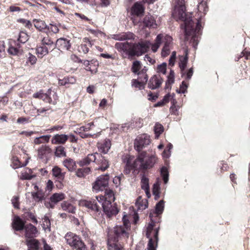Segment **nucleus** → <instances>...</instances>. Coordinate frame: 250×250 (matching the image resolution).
<instances>
[{
  "label": "nucleus",
  "mask_w": 250,
  "mask_h": 250,
  "mask_svg": "<svg viewBox=\"0 0 250 250\" xmlns=\"http://www.w3.org/2000/svg\"><path fill=\"white\" fill-rule=\"evenodd\" d=\"M50 135H43L39 137H36L34 140V143L36 145H39L45 142H48L49 140Z\"/></svg>",
  "instance_id": "nucleus-44"
},
{
  "label": "nucleus",
  "mask_w": 250,
  "mask_h": 250,
  "mask_svg": "<svg viewBox=\"0 0 250 250\" xmlns=\"http://www.w3.org/2000/svg\"><path fill=\"white\" fill-rule=\"evenodd\" d=\"M187 51H185V56H180L179 57V67L180 69L182 77H185V79L189 80L191 79L193 74V68H189L187 71H185L187 66L188 56Z\"/></svg>",
  "instance_id": "nucleus-6"
},
{
  "label": "nucleus",
  "mask_w": 250,
  "mask_h": 250,
  "mask_svg": "<svg viewBox=\"0 0 250 250\" xmlns=\"http://www.w3.org/2000/svg\"><path fill=\"white\" fill-rule=\"evenodd\" d=\"M124 175L122 174L120 176H115L113 179V182L116 187H118L121 184V181Z\"/></svg>",
  "instance_id": "nucleus-64"
},
{
  "label": "nucleus",
  "mask_w": 250,
  "mask_h": 250,
  "mask_svg": "<svg viewBox=\"0 0 250 250\" xmlns=\"http://www.w3.org/2000/svg\"><path fill=\"white\" fill-rule=\"evenodd\" d=\"M141 68V62L139 61H135L133 62L131 70L133 73H137L138 75H141V72H139V70Z\"/></svg>",
  "instance_id": "nucleus-45"
},
{
  "label": "nucleus",
  "mask_w": 250,
  "mask_h": 250,
  "mask_svg": "<svg viewBox=\"0 0 250 250\" xmlns=\"http://www.w3.org/2000/svg\"><path fill=\"white\" fill-rule=\"evenodd\" d=\"M90 171V168L86 167L84 168H79L76 171V175L78 177H84L86 175L89 173Z\"/></svg>",
  "instance_id": "nucleus-41"
},
{
  "label": "nucleus",
  "mask_w": 250,
  "mask_h": 250,
  "mask_svg": "<svg viewBox=\"0 0 250 250\" xmlns=\"http://www.w3.org/2000/svg\"><path fill=\"white\" fill-rule=\"evenodd\" d=\"M76 82L75 79L73 77H64L63 79L59 80V84L60 85H66L68 84H73Z\"/></svg>",
  "instance_id": "nucleus-40"
},
{
  "label": "nucleus",
  "mask_w": 250,
  "mask_h": 250,
  "mask_svg": "<svg viewBox=\"0 0 250 250\" xmlns=\"http://www.w3.org/2000/svg\"><path fill=\"white\" fill-rule=\"evenodd\" d=\"M162 83V80L159 76L154 75L150 78L148 87L151 89H155L160 86Z\"/></svg>",
  "instance_id": "nucleus-18"
},
{
  "label": "nucleus",
  "mask_w": 250,
  "mask_h": 250,
  "mask_svg": "<svg viewBox=\"0 0 250 250\" xmlns=\"http://www.w3.org/2000/svg\"><path fill=\"white\" fill-rule=\"evenodd\" d=\"M134 34L130 32H124L119 34L114 35L113 39L117 41L134 40Z\"/></svg>",
  "instance_id": "nucleus-19"
},
{
  "label": "nucleus",
  "mask_w": 250,
  "mask_h": 250,
  "mask_svg": "<svg viewBox=\"0 0 250 250\" xmlns=\"http://www.w3.org/2000/svg\"><path fill=\"white\" fill-rule=\"evenodd\" d=\"M167 64L166 62H163L157 66V72L159 73L166 74L167 72Z\"/></svg>",
  "instance_id": "nucleus-54"
},
{
  "label": "nucleus",
  "mask_w": 250,
  "mask_h": 250,
  "mask_svg": "<svg viewBox=\"0 0 250 250\" xmlns=\"http://www.w3.org/2000/svg\"><path fill=\"white\" fill-rule=\"evenodd\" d=\"M188 84L185 81H183L180 85V87L176 90V92L178 93H185L187 91Z\"/></svg>",
  "instance_id": "nucleus-50"
},
{
  "label": "nucleus",
  "mask_w": 250,
  "mask_h": 250,
  "mask_svg": "<svg viewBox=\"0 0 250 250\" xmlns=\"http://www.w3.org/2000/svg\"><path fill=\"white\" fill-rule=\"evenodd\" d=\"M65 197V194L63 193H55L50 196V200L56 205L60 201L63 200Z\"/></svg>",
  "instance_id": "nucleus-33"
},
{
  "label": "nucleus",
  "mask_w": 250,
  "mask_h": 250,
  "mask_svg": "<svg viewBox=\"0 0 250 250\" xmlns=\"http://www.w3.org/2000/svg\"><path fill=\"white\" fill-rule=\"evenodd\" d=\"M109 175L108 174L100 176L93 185V189L96 191L106 189L108 185Z\"/></svg>",
  "instance_id": "nucleus-9"
},
{
  "label": "nucleus",
  "mask_w": 250,
  "mask_h": 250,
  "mask_svg": "<svg viewBox=\"0 0 250 250\" xmlns=\"http://www.w3.org/2000/svg\"><path fill=\"white\" fill-rule=\"evenodd\" d=\"M55 155L58 157H65L66 152L64 151V147L62 146H57L55 152Z\"/></svg>",
  "instance_id": "nucleus-48"
},
{
  "label": "nucleus",
  "mask_w": 250,
  "mask_h": 250,
  "mask_svg": "<svg viewBox=\"0 0 250 250\" xmlns=\"http://www.w3.org/2000/svg\"><path fill=\"white\" fill-rule=\"evenodd\" d=\"M104 190L105 191L104 195H99L96 196L97 201L100 203H102V202L105 201H109V202H113L115 200L113 191L111 189H108L107 188H106V189Z\"/></svg>",
  "instance_id": "nucleus-14"
},
{
  "label": "nucleus",
  "mask_w": 250,
  "mask_h": 250,
  "mask_svg": "<svg viewBox=\"0 0 250 250\" xmlns=\"http://www.w3.org/2000/svg\"><path fill=\"white\" fill-rule=\"evenodd\" d=\"M96 155H99L98 153H92L88 154L86 157L83 158L78 162L80 167L88 165L91 162H95L96 160Z\"/></svg>",
  "instance_id": "nucleus-23"
},
{
  "label": "nucleus",
  "mask_w": 250,
  "mask_h": 250,
  "mask_svg": "<svg viewBox=\"0 0 250 250\" xmlns=\"http://www.w3.org/2000/svg\"><path fill=\"white\" fill-rule=\"evenodd\" d=\"M62 164L63 166L69 171H73L76 169L77 166L75 161L70 158L64 160Z\"/></svg>",
  "instance_id": "nucleus-26"
},
{
  "label": "nucleus",
  "mask_w": 250,
  "mask_h": 250,
  "mask_svg": "<svg viewBox=\"0 0 250 250\" xmlns=\"http://www.w3.org/2000/svg\"><path fill=\"white\" fill-rule=\"evenodd\" d=\"M160 184L158 181L155 183L153 186L152 193L155 196V199L157 200L160 197Z\"/></svg>",
  "instance_id": "nucleus-43"
},
{
  "label": "nucleus",
  "mask_w": 250,
  "mask_h": 250,
  "mask_svg": "<svg viewBox=\"0 0 250 250\" xmlns=\"http://www.w3.org/2000/svg\"><path fill=\"white\" fill-rule=\"evenodd\" d=\"M24 229L25 230V236L28 238L34 237L37 232V228L31 224L26 225Z\"/></svg>",
  "instance_id": "nucleus-28"
},
{
  "label": "nucleus",
  "mask_w": 250,
  "mask_h": 250,
  "mask_svg": "<svg viewBox=\"0 0 250 250\" xmlns=\"http://www.w3.org/2000/svg\"><path fill=\"white\" fill-rule=\"evenodd\" d=\"M61 207L63 210L70 213H74L76 208L69 202L64 201L61 204Z\"/></svg>",
  "instance_id": "nucleus-37"
},
{
  "label": "nucleus",
  "mask_w": 250,
  "mask_h": 250,
  "mask_svg": "<svg viewBox=\"0 0 250 250\" xmlns=\"http://www.w3.org/2000/svg\"><path fill=\"white\" fill-rule=\"evenodd\" d=\"M164 210V202L163 201L159 202L155 206V209L151 211L149 217L151 220L146 232V236L149 238L147 245L148 250H156L155 247L157 246L158 241V233L159 226L156 227V223L159 222L160 215Z\"/></svg>",
  "instance_id": "nucleus-2"
},
{
  "label": "nucleus",
  "mask_w": 250,
  "mask_h": 250,
  "mask_svg": "<svg viewBox=\"0 0 250 250\" xmlns=\"http://www.w3.org/2000/svg\"><path fill=\"white\" fill-rule=\"evenodd\" d=\"M186 11L185 0H175L173 19L176 21H183L181 26L184 28L185 41H189L192 47L196 49L201 34V24L198 21L195 23L192 19V14L187 13Z\"/></svg>",
  "instance_id": "nucleus-1"
},
{
  "label": "nucleus",
  "mask_w": 250,
  "mask_h": 250,
  "mask_svg": "<svg viewBox=\"0 0 250 250\" xmlns=\"http://www.w3.org/2000/svg\"><path fill=\"white\" fill-rule=\"evenodd\" d=\"M111 146V142L109 139H105L103 142L97 144L99 151L104 154H106L108 152Z\"/></svg>",
  "instance_id": "nucleus-21"
},
{
  "label": "nucleus",
  "mask_w": 250,
  "mask_h": 250,
  "mask_svg": "<svg viewBox=\"0 0 250 250\" xmlns=\"http://www.w3.org/2000/svg\"><path fill=\"white\" fill-rule=\"evenodd\" d=\"M148 80V77L147 75H145V77L142 79L140 82L137 81L136 80H133L132 81V85L135 87H138L139 89L144 88L145 84Z\"/></svg>",
  "instance_id": "nucleus-36"
},
{
  "label": "nucleus",
  "mask_w": 250,
  "mask_h": 250,
  "mask_svg": "<svg viewBox=\"0 0 250 250\" xmlns=\"http://www.w3.org/2000/svg\"><path fill=\"white\" fill-rule=\"evenodd\" d=\"M39 245V241L35 239H30L27 242L28 250H42Z\"/></svg>",
  "instance_id": "nucleus-31"
},
{
  "label": "nucleus",
  "mask_w": 250,
  "mask_h": 250,
  "mask_svg": "<svg viewBox=\"0 0 250 250\" xmlns=\"http://www.w3.org/2000/svg\"><path fill=\"white\" fill-rule=\"evenodd\" d=\"M51 90L49 89L47 91V93H43L42 92V91L34 93L33 94V97L42 99L46 103L55 104L56 103L57 96L55 92H53V100H52L51 97Z\"/></svg>",
  "instance_id": "nucleus-10"
},
{
  "label": "nucleus",
  "mask_w": 250,
  "mask_h": 250,
  "mask_svg": "<svg viewBox=\"0 0 250 250\" xmlns=\"http://www.w3.org/2000/svg\"><path fill=\"white\" fill-rule=\"evenodd\" d=\"M46 29L47 30H50L54 33H57L59 31V28L56 24H50L49 25L47 26Z\"/></svg>",
  "instance_id": "nucleus-62"
},
{
  "label": "nucleus",
  "mask_w": 250,
  "mask_h": 250,
  "mask_svg": "<svg viewBox=\"0 0 250 250\" xmlns=\"http://www.w3.org/2000/svg\"><path fill=\"white\" fill-rule=\"evenodd\" d=\"M42 44L43 45V46L46 45L48 46H51L53 45L54 43L51 40L49 36H46L43 37L42 39Z\"/></svg>",
  "instance_id": "nucleus-57"
},
{
  "label": "nucleus",
  "mask_w": 250,
  "mask_h": 250,
  "mask_svg": "<svg viewBox=\"0 0 250 250\" xmlns=\"http://www.w3.org/2000/svg\"><path fill=\"white\" fill-rule=\"evenodd\" d=\"M51 152V149L48 146L42 145L38 150V156L40 159H47Z\"/></svg>",
  "instance_id": "nucleus-20"
},
{
  "label": "nucleus",
  "mask_w": 250,
  "mask_h": 250,
  "mask_svg": "<svg viewBox=\"0 0 250 250\" xmlns=\"http://www.w3.org/2000/svg\"><path fill=\"white\" fill-rule=\"evenodd\" d=\"M26 57L27 58V62H29L31 65H33L36 63L37 60L34 55H32L30 53H29L26 55Z\"/></svg>",
  "instance_id": "nucleus-59"
},
{
  "label": "nucleus",
  "mask_w": 250,
  "mask_h": 250,
  "mask_svg": "<svg viewBox=\"0 0 250 250\" xmlns=\"http://www.w3.org/2000/svg\"><path fill=\"white\" fill-rule=\"evenodd\" d=\"M163 37V34H160L157 36L155 42L153 44L150 43V46H151V49L153 52H155L157 51L162 43Z\"/></svg>",
  "instance_id": "nucleus-32"
},
{
  "label": "nucleus",
  "mask_w": 250,
  "mask_h": 250,
  "mask_svg": "<svg viewBox=\"0 0 250 250\" xmlns=\"http://www.w3.org/2000/svg\"><path fill=\"white\" fill-rule=\"evenodd\" d=\"M144 25L149 28H155L157 26L156 21L154 17L150 15H146L143 21Z\"/></svg>",
  "instance_id": "nucleus-22"
},
{
  "label": "nucleus",
  "mask_w": 250,
  "mask_h": 250,
  "mask_svg": "<svg viewBox=\"0 0 250 250\" xmlns=\"http://www.w3.org/2000/svg\"><path fill=\"white\" fill-rule=\"evenodd\" d=\"M101 204L104 212L108 217L115 216L119 212V209L115 204L112 205V202L109 201L103 202Z\"/></svg>",
  "instance_id": "nucleus-11"
},
{
  "label": "nucleus",
  "mask_w": 250,
  "mask_h": 250,
  "mask_svg": "<svg viewBox=\"0 0 250 250\" xmlns=\"http://www.w3.org/2000/svg\"><path fill=\"white\" fill-rule=\"evenodd\" d=\"M157 158L154 154L148 155L146 152L143 151L140 153L136 162L140 163V167L147 169L152 167L156 162Z\"/></svg>",
  "instance_id": "nucleus-4"
},
{
  "label": "nucleus",
  "mask_w": 250,
  "mask_h": 250,
  "mask_svg": "<svg viewBox=\"0 0 250 250\" xmlns=\"http://www.w3.org/2000/svg\"><path fill=\"white\" fill-rule=\"evenodd\" d=\"M173 115H176V117L175 118H173L174 120L176 121H179L181 119V114L180 112L179 111V109H180V106H178L176 107V104L177 103V102L176 101L175 99H174V94L173 93Z\"/></svg>",
  "instance_id": "nucleus-35"
},
{
  "label": "nucleus",
  "mask_w": 250,
  "mask_h": 250,
  "mask_svg": "<svg viewBox=\"0 0 250 250\" xmlns=\"http://www.w3.org/2000/svg\"><path fill=\"white\" fill-rule=\"evenodd\" d=\"M150 46V42L145 41H142L138 43H132V50L130 52V56H139L146 52Z\"/></svg>",
  "instance_id": "nucleus-7"
},
{
  "label": "nucleus",
  "mask_w": 250,
  "mask_h": 250,
  "mask_svg": "<svg viewBox=\"0 0 250 250\" xmlns=\"http://www.w3.org/2000/svg\"><path fill=\"white\" fill-rule=\"evenodd\" d=\"M123 161L124 163L125 164V166L137 167V164L138 163V162L135 163L137 159L134 160L133 157L129 156H125L123 158Z\"/></svg>",
  "instance_id": "nucleus-38"
},
{
  "label": "nucleus",
  "mask_w": 250,
  "mask_h": 250,
  "mask_svg": "<svg viewBox=\"0 0 250 250\" xmlns=\"http://www.w3.org/2000/svg\"><path fill=\"white\" fill-rule=\"evenodd\" d=\"M171 97L170 94L168 93L167 94L165 97H164L162 101H160L158 102L157 104H156L154 105L155 107H158V106H163L165 104L168 102L169 100V98Z\"/></svg>",
  "instance_id": "nucleus-52"
},
{
  "label": "nucleus",
  "mask_w": 250,
  "mask_h": 250,
  "mask_svg": "<svg viewBox=\"0 0 250 250\" xmlns=\"http://www.w3.org/2000/svg\"><path fill=\"white\" fill-rule=\"evenodd\" d=\"M160 172L165 184H167L168 181L169 175L167 167H163L161 169Z\"/></svg>",
  "instance_id": "nucleus-47"
},
{
  "label": "nucleus",
  "mask_w": 250,
  "mask_h": 250,
  "mask_svg": "<svg viewBox=\"0 0 250 250\" xmlns=\"http://www.w3.org/2000/svg\"><path fill=\"white\" fill-rule=\"evenodd\" d=\"M28 40V36L26 33L24 32H21L19 35L18 42L24 43Z\"/></svg>",
  "instance_id": "nucleus-53"
},
{
  "label": "nucleus",
  "mask_w": 250,
  "mask_h": 250,
  "mask_svg": "<svg viewBox=\"0 0 250 250\" xmlns=\"http://www.w3.org/2000/svg\"><path fill=\"white\" fill-rule=\"evenodd\" d=\"M115 47L119 52L125 53L128 55V58H131L130 52L132 50V43L126 42H117L115 44Z\"/></svg>",
  "instance_id": "nucleus-13"
},
{
  "label": "nucleus",
  "mask_w": 250,
  "mask_h": 250,
  "mask_svg": "<svg viewBox=\"0 0 250 250\" xmlns=\"http://www.w3.org/2000/svg\"><path fill=\"white\" fill-rule=\"evenodd\" d=\"M33 23L35 28L38 29L39 31H43V30L46 29L47 26L45 21L41 20L34 19L33 21Z\"/></svg>",
  "instance_id": "nucleus-34"
},
{
  "label": "nucleus",
  "mask_w": 250,
  "mask_h": 250,
  "mask_svg": "<svg viewBox=\"0 0 250 250\" xmlns=\"http://www.w3.org/2000/svg\"><path fill=\"white\" fill-rule=\"evenodd\" d=\"M31 172V169H26L21 172L20 178L22 180L31 179L34 176L30 174Z\"/></svg>",
  "instance_id": "nucleus-46"
},
{
  "label": "nucleus",
  "mask_w": 250,
  "mask_h": 250,
  "mask_svg": "<svg viewBox=\"0 0 250 250\" xmlns=\"http://www.w3.org/2000/svg\"><path fill=\"white\" fill-rule=\"evenodd\" d=\"M145 12V7L140 2H135L131 8L132 15L141 17L143 15Z\"/></svg>",
  "instance_id": "nucleus-17"
},
{
  "label": "nucleus",
  "mask_w": 250,
  "mask_h": 250,
  "mask_svg": "<svg viewBox=\"0 0 250 250\" xmlns=\"http://www.w3.org/2000/svg\"><path fill=\"white\" fill-rule=\"evenodd\" d=\"M51 225L50 221L48 217L46 216H45L43 218L42 222V227L44 229H50V227Z\"/></svg>",
  "instance_id": "nucleus-58"
},
{
  "label": "nucleus",
  "mask_w": 250,
  "mask_h": 250,
  "mask_svg": "<svg viewBox=\"0 0 250 250\" xmlns=\"http://www.w3.org/2000/svg\"><path fill=\"white\" fill-rule=\"evenodd\" d=\"M141 188L144 190H147L149 189V180L144 175L141 179Z\"/></svg>",
  "instance_id": "nucleus-49"
},
{
  "label": "nucleus",
  "mask_w": 250,
  "mask_h": 250,
  "mask_svg": "<svg viewBox=\"0 0 250 250\" xmlns=\"http://www.w3.org/2000/svg\"><path fill=\"white\" fill-rule=\"evenodd\" d=\"M163 126L159 123L155 124L154 126V131L155 135V138L158 139L160 135L164 132Z\"/></svg>",
  "instance_id": "nucleus-42"
},
{
  "label": "nucleus",
  "mask_w": 250,
  "mask_h": 250,
  "mask_svg": "<svg viewBox=\"0 0 250 250\" xmlns=\"http://www.w3.org/2000/svg\"><path fill=\"white\" fill-rule=\"evenodd\" d=\"M171 145L170 143H169L168 146L167 147V148H166L163 153H162V157L163 159L165 160V161H166V160L168 158H169L171 155Z\"/></svg>",
  "instance_id": "nucleus-51"
},
{
  "label": "nucleus",
  "mask_w": 250,
  "mask_h": 250,
  "mask_svg": "<svg viewBox=\"0 0 250 250\" xmlns=\"http://www.w3.org/2000/svg\"><path fill=\"white\" fill-rule=\"evenodd\" d=\"M67 244L75 250H87L81 238L71 232H67L65 237Z\"/></svg>",
  "instance_id": "nucleus-5"
},
{
  "label": "nucleus",
  "mask_w": 250,
  "mask_h": 250,
  "mask_svg": "<svg viewBox=\"0 0 250 250\" xmlns=\"http://www.w3.org/2000/svg\"><path fill=\"white\" fill-rule=\"evenodd\" d=\"M11 202L15 208H19L20 203L18 196H14L11 200Z\"/></svg>",
  "instance_id": "nucleus-61"
},
{
  "label": "nucleus",
  "mask_w": 250,
  "mask_h": 250,
  "mask_svg": "<svg viewBox=\"0 0 250 250\" xmlns=\"http://www.w3.org/2000/svg\"><path fill=\"white\" fill-rule=\"evenodd\" d=\"M243 57H244L245 59L247 60H249L250 59V51L248 50L247 48H245V49H244V50L241 53L238 60Z\"/></svg>",
  "instance_id": "nucleus-60"
},
{
  "label": "nucleus",
  "mask_w": 250,
  "mask_h": 250,
  "mask_svg": "<svg viewBox=\"0 0 250 250\" xmlns=\"http://www.w3.org/2000/svg\"><path fill=\"white\" fill-rule=\"evenodd\" d=\"M170 53L169 44L166 42L162 49V56L164 57L167 56Z\"/></svg>",
  "instance_id": "nucleus-56"
},
{
  "label": "nucleus",
  "mask_w": 250,
  "mask_h": 250,
  "mask_svg": "<svg viewBox=\"0 0 250 250\" xmlns=\"http://www.w3.org/2000/svg\"><path fill=\"white\" fill-rule=\"evenodd\" d=\"M53 176L57 179L59 182V185H56L60 188L62 187V182L63 181L65 176V172H62V169L57 166L54 167L52 169Z\"/></svg>",
  "instance_id": "nucleus-16"
},
{
  "label": "nucleus",
  "mask_w": 250,
  "mask_h": 250,
  "mask_svg": "<svg viewBox=\"0 0 250 250\" xmlns=\"http://www.w3.org/2000/svg\"><path fill=\"white\" fill-rule=\"evenodd\" d=\"M123 224L122 225L116 226L113 230L108 232V235H113L116 240L119 241L122 239L128 238V230L130 228L129 222L125 219V215L123 218Z\"/></svg>",
  "instance_id": "nucleus-3"
},
{
  "label": "nucleus",
  "mask_w": 250,
  "mask_h": 250,
  "mask_svg": "<svg viewBox=\"0 0 250 250\" xmlns=\"http://www.w3.org/2000/svg\"><path fill=\"white\" fill-rule=\"evenodd\" d=\"M113 235H108V250H122L123 247Z\"/></svg>",
  "instance_id": "nucleus-15"
},
{
  "label": "nucleus",
  "mask_w": 250,
  "mask_h": 250,
  "mask_svg": "<svg viewBox=\"0 0 250 250\" xmlns=\"http://www.w3.org/2000/svg\"><path fill=\"white\" fill-rule=\"evenodd\" d=\"M18 22L22 23L25 27L30 29L32 27V23L28 20L24 19H20L18 20Z\"/></svg>",
  "instance_id": "nucleus-63"
},
{
  "label": "nucleus",
  "mask_w": 250,
  "mask_h": 250,
  "mask_svg": "<svg viewBox=\"0 0 250 250\" xmlns=\"http://www.w3.org/2000/svg\"><path fill=\"white\" fill-rule=\"evenodd\" d=\"M69 137L65 134H56L54 135L52 140V143L54 144H63L68 140Z\"/></svg>",
  "instance_id": "nucleus-25"
},
{
  "label": "nucleus",
  "mask_w": 250,
  "mask_h": 250,
  "mask_svg": "<svg viewBox=\"0 0 250 250\" xmlns=\"http://www.w3.org/2000/svg\"><path fill=\"white\" fill-rule=\"evenodd\" d=\"M25 226L24 222L19 216L15 217L12 222V227L15 230L17 231L22 230L25 228Z\"/></svg>",
  "instance_id": "nucleus-27"
},
{
  "label": "nucleus",
  "mask_w": 250,
  "mask_h": 250,
  "mask_svg": "<svg viewBox=\"0 0 250 250\" xmlns=\"http://www.w3.org/2000/svg\"><path fill=\"white\" fill-rule=\"evenodd\" d=\"M48 52L47 47L44 46H40L36 48V54L38 57L40 58H42L43 56L46 55Z\"/></svg>",
  "instance_id": "nucleus-39"
},
{
  "label": "nucleus",
  "mask_w": 250,
  "mask_h": 250,
  "mask_svg": "<svg viewBox=\"0 0 250 250\" xmlns=\"http://www.w3.org/2000/svg\"><path fill=\"white\" fill-rule=\"evenodd\" d=\"M33 198L35 201H41L43 199L44 195L43 194L41 191L38 192H32L31 193Z\"/></svg>",
  "instance_id": "nucleus-55"
},
{
  "label": "nucleus",
  "mask_w": 250,
  "mask_h": 250,
  "mask_svg": "<svg viewBox=\"0 0 250 250\" xmlns=\"http://www.w3.org/2000/svg\"><path fill=\"white\" fill-rule=\"evenodd\" d=\"M56 46L59 47V49L68 50L71 47V44L69 40L65 38H60L57 40Z\"/></svg>",
  "instance_id": "nucleus-24"
},
{
  "label": "nucleus",
  "mask_w": 250,
  "mask_h": 250,
  "mask_svg": "<svg viewBox=\"0 0 250 250\" xmlns=\"http://www.w3.org/2000/svg\"><path fill=\"white\" fill-rule=\"evenodd\" d=\"M150 143L149 135L144 134L138 136L134 142V147L138 151H140L144 147L149 145Z\"/></svg>",
  "instance_id": "nucleus-8"
},
{
  "label": "nucleus",
  "mask_w": 250,
  "mask_h": 250,
  "mask_svg": "<svg viewBox=\"0 0 250 250\" xmlns=\"http://www.w3.org/2000/svg\"><path fill=\"white\" fill-rule=\"evenodd\" d=\"M15 46H13L11 43V45L9 47L8 52L10 54L13 55H17L21 53V50L20 49L21 46L19 43H16L15 41H13Z\"/></svg>",
  "instance_id": "nucleus-30"
},
{
  "label": "nucleus",
  "mask_w": 250,
  "mask_h": 250,
  "mask_svg": "<svg viewBox=\"0 0 250 250\" xmlns=\"http://www.w3.org/2000/svg\"><path fill=\"white\" fill-rule=\"evenodd\" d=\"M98 155L99 156V159L98 160L97 163L100 166L97 169L101 170L102 171H104L109 167L108 161L105 159L104 157L100 156V154Z\"/></svg>",
  "instance_id": "nucleus-29"
},
{
  "label": "nucleus",
  "mask_w": 250,
  "mask_h": 250,
  "mask_svg": "<svg viewBox=\"0 0 250 250\" xmlns=\"http://www.w3.org/2000/svg\"><path fill=\"white\" fill-rule=\"evenodd\" d=\"M80 205L87 208L89 211L100 214V208L95 200H82L80 202Z\"/></svg>",
  "instance_id": "nucleus-12"
}]
</instances>
